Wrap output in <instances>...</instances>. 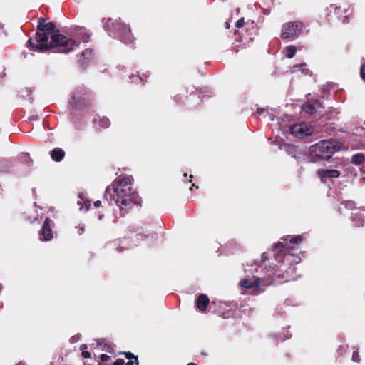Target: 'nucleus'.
Wrapping results in <instances>:
<instances>
[{"label": "nucleus", "mask_w": 365, "mask_h": 365, "mask_svg": "<svg viewBox=\"0 0 365 365\" xmlns=\"http://www.w3.org/2000/svg\"><path fill=\"white\" fill-rule=\"evenodd\" d=\"M81 41L68 38L55 29L52 22L46 23L39 19L35 38H30L29 43L33 51H45L56 48L58 52L68 53L80 44Z\"/></svg>", "instance_id": "f257e3e1"}, {"label": "nucleus", "mask_w": 365, "mask_h": 365, "mask_svg": "<svg viewBox=\"0 0 365 365\" xmlns=\"http://www.w3.org/2000/svg\"><path fill=\"white\" fill-rule=\"evenodd\" d=\"M110 124V120L107 118L103 117L98 120V125L103 128H108Z\"/></svg>", "instance_id": "a211bd4d"}, {"label": "nucleus", "mask_w": 365, "mask_h": 365, "mask_svg": "<svg viewBox=\"0 0 365 365\" xmlns=\"http://www.w3.org/2000/svg\"><path fill=\"white\" fill-rule=\"evenodd\" d=\"M363 224H364V220H361V222L356 223V225L358 227H360V226H362Z\"/></svg>", "instance_id": "c85d7f7f"}, {"label": "nucleus", "mask_w": 365, "mask_h": 365, "mask_svg": "<svg viewBox=\"0 0 365 365\" xmlns=\"http://www.w3.org/2000/svg\"><path fill=\"white\" fill-rule=\"evenodd\" d=\"M133 82L138 83V81H141V78L138 76H133L131 77Z\"/></svg>", "instance_id": "bb28decb"}, {"label": "nucleus", "mask_w": 365, "mask_h": 365, "mask_svg": "<svg viewBox=\"0 0 365 365\" xmlns=\"http://www.w3.org/2000/svg\"><path fill=\"white\" fill-rule=\"evenodd\" d=\"M244 25H245V19H244V18H241V19H240L237 21L236 24H235V26H236L237 28H241V27H242Z\"/></svg>", "instance_id": "aec40b11"}, {"label": "nucleus", "mask_w": 365, "mask_h": 365, "mask_svg": "<svg viewBox=\"0 0 365 365\" xmlns=\"http://www.w3.org/2000/svg\"><path fill=\"white\" fill-rule=\"evenodd\" d=\"M361 76L365 81V63L361 67Z\"/></svg>", "instance_id": "393cba45"}, {"label": "nucleus", "mask_w": 365, "mask_h": 365, "mask_svg": "<svg viewBox=\"0 0 365 365\" xmlns=\"http://www.w3.org/2000/svg\"><path fill=\"white\" fill-rule=\"evenodd\" d=\"M209 299L205 294H200L196 302L197 307L199 310L204 312L207 309V306L209 304Z\"/></svg>", "instance_id": "9b49d317"}, {"label": "nucleus", "mask_w": 365, "mask_h": 365, "mask_svg": "<svg viewBox=\"0 0 365 365\" xmlns=\"http://www.w3.org/2000/svg\"><path fill=\"white\" fill-rule=\"evenodd\" d=\"M361 180L365 184V177L361 178Z\"/></svg>", "instance_id": "7c9ffc66"}, {"label": "nucleus", "mask_w": 365, "mask_h": 365, "mask_svg": "<svg viewBox=\"0 0 365 365\" xmlns=\"http://www.w3.org/2000/svg\"><path fill=\"white\" fill-rule=\"evenodd\" d=\"M187 365H196V364L194 363H189Z\"/></svg>", "instance_id": "473e14b6"}, {"label": "nucleus", "mask_w": 365, "mask_h": 365, "mask_svg": "<svg viewBox=\"0 0 365 365\" xmlns=\"http://www.w3.org/2000/svg\"><path fill=\"white\" fill-rule=\"evenodd\" d=\"M317 175L324 182L327 178H338L340 175V172L335 169H319L317 170Z\"/></svg>", "instance_id": "6e6552de"}, {"label": "nucleus", "mask_w": 365, "mask_h": 365, "mask_svg": "<svg viewBox=\"0 0 365 365\" xmlns=\"http://www.w3.org/2000/svg\"><path fill=\"white\" fill-rule=\"evenodd\" d=\"M365 159L364 155L361 153H357L352 156L351 158V163H354L356 165H360L361 164Z\"/></svg>", "instance_id": "2eb2a0df"}, {"label": "nucleus", "mask_w": 365, "mask_h": 365, "mask_svg": "<svg viewBox=\"0 0 365 365\" xmlns=\"http://www.w3.org/2000/svg\"><path fill=\"white\" fill-rule=\"evenodd\" d=\"M342 144L334 140H323L310 148V155L314 161L317 159H328L341 149Z\"/></svg>", "instance_id": "20e7f679"}, {"label": "nucleus", "mask_w": 365, "mask_h": 365, "mask_svg": "<svg viewBox=\"0 0 365 365\" xmlns=\"http://www.w3.org/2000/svg\"><path fill=\"white\" fill-rule=\"evenodd\" d=\"M304 25L300 21H290L282 26L281 38L285 41H293L299 36Z\"/></svg>", "instance_id": "423d86ee"}, {"label": "nucleus", "mask_w": 365, "mask_h": 365, "mask_svg": "<svg viewBox=\"0 0 365 365\" xmlns=\"http://www.w3.org/2000/svg\"><path fill=\"white\" fill-rule=\"evenodd\" d=\"M76 229H78V235H81L84 232V227L82 225H79L78 226L76 227Z\"/></svg>", "instance_id": "b1692460"}, {"label": "nucleus", "mask_w": 365, "mask_h": 365, "mask_svg": "<svg viewBox=\"0 0 365 365\" xmlns=\"http://www.w3.org/2000/svg\"><path fill=\"white\" fill-rule=\"evenodd\" d=\"M126 358L128 359V361L126 363V365H134L138 364V357L134 356L133 354L128 352L125 353Z\"/></svg>", "instance_id": "dca6fc26"}, {"label": "nucleus", "mask_w": 365, "mask_h": 365, "mask_svg": "<svg viewBox=\"0 0 365 365\" xmlns=\"http://www.w3.org/2000/svg\"><path fill=\"white\" fill-rule=\"evenodd\" d=\"M16 365H26V364L25 363L20 362V363H19V364H16Z\"/></svg>", "instance_id": "2f4dec72"}, {"label": "nucleus", "mask_w": 365, "mask_h": 365, "mask_svg": "<svg viewBox=\"0 0 365 365\" xmlns=\"http://www.w3.org/2000/svg\"><path fill=\"white\" fill-rule=\"evenodd\" d=\"M101 204V202L100 200H97L94 202L95 207H99Z\"/></svg>", "instance_id": "cd10ccee"}, {"label": "nucleus", "mask_w": 365, "mask_h": 365, "mask_svg": "<svg viewBox=\"0 0 365 365\" xmlns=\"http://www.w3.org/2000/svg\"><path fill=\"white\" fill-rule=\"evenodd\" d=\"M92 52L93 51L91 50H85V51H83L82 56L83 57L88 58V57H89V56H91L92 55Z\"/></svg>", "instance_id": "412c9836"}, {"label": "nucleus", "mask_w": 365, "mask_h": 365, "mask_svg": "<svg viewBox=\"0 0 365 365\" xmlns=\"http://www.w3.org/2000/svg\"><path fill=\"white\" fill-rule=\"evenodd\" d=\"M345 206L347 208L352 209L355 207V203L352 201H348L345 203Z\"/></svg>", "instance_id": "5701e85b"}, {"label": "nucleus", "mask_w": 365, "mask_h": 365, "mask_svg": "<svg viewBox=\"0 0 365 365\" xmlns=\"http://www.w3.org/2000/svg\"><path fill=\"white\" fill-rule=\"evenodd\" d=\"M124 360L122 359H118L114 363L113 365H123Z\"/></svg>", "instance_id": "a878e982"}, {"label": "nucleus", "mask_w": 365, "mask_h": 365, "mask_svg": "<svg viewBox=\"0 0 365 365\" xmlns=\"http://www.w3.org/2000/svg\"><path fill=\"white\" fill-rule=\"evenodd\" d=\"M306 66L307 65L305 63L294 66L292 68V72H296L300 69L302 73L305 75H311V71L306 68Z\"/></svg>", "instance_id": "4468645a"}, {"label": "nucleus", "mask_w": 365, "mask_h": 365, "mask_svg": "<svg viewBox=\"0 0 365 365\" xmlns=\"http://www.w3.org/2000/svg\"><path fill=\"white\" fill-rule=\"evenodd\" d=\"M313 131V127L306 123L295 124L290 127L291 133L298 138L311 135Z\"/></svg>", "instance_id": "0eeeda50"}, {"label": "nucleus", "mask_w": 365, "mask_h": 365, "mask_svg": "<svg viewBox=\"0 0 365 365\" xmlns=\"http://www.w3.org/2000/svg\"><path fill=\"white\" fill-rule=\"evenodd\" d=\"M65 155L64 151L59 148H56L51 152V158L56 162L61 161Z\"/></svg>", "instance_id": "f8f14e48"}, {"label": "nucleus", "mask_w": 365, "mask_h": 365, "mask_svg": "<svg viewBox=\"0 0 365 365\" xmlns=\"http://www.w3.org/2000/svg\"><path fill=\"white\" fill-rule=\"evenodd\" d=\"M230 26V25L229 22H225V28L229 29Z\"/></svg>", "instance_id": "c756f323"}, {"label": "nucleus", "mask_w": 365, "mask_h": 365, "mask_svg": "<svg viewBox=\"0 0 365 365\" xmlns=\"http://www.w3.org/2000/svg\"><path fill=\"white\" fill-rule=\"evenodd\" d=\"M40 235L43 237V238L41 239L45 241H48L53 237V233L51 228V220L48 217H46L44 220Z\"/></svg>", "instance_id": "1a4fd4ad"}, {"label": "nucleus", "mask_w": 365, "mask_h": 365, "mask_svg": "<svg viewBox=\"0 0 365 365\" xmlns=\"http://www.w3.org/2000/svg\"><path fill=\"white\" fill-rule=\"evenodd\" d=\"M106 27L110 32V36L112 35V32L118 33L115 37H119L120 41H123L125 43H131L133 41V37L130 34V28L123 24L120 20H115L113 21L111 20H108L106 23Z\"/></svg>", "instance_id": "39448f33"}, {"label": "nucleus", "mask_w": 365, "mask_h": 365, "mask_svg": "<svg viewBox=\"0 0 365 365\" xmlns=\"http://www.w3.org/2000/svg\"><path fill=\"white\" fill-rule=\"evenodd\" d=\"M133 178L130 176L118 177L111 185L108 187L106 194L113 190L110 194L121 212L130 209L134 205L138 203V195L133 190L131 185Z\"/></svg>", "instance_id": "f03ea898"}, {"label": "nucleus", "mask_w": 365, "mask_h": 365, "mask_svg": "<svg viewBox=\"0 0 365 365\" xmlns=\"http://www.w3.org/2000/svg\"><path fill=\"white\" fill-rule=\"evenodd\" d=\"M302 109L303 111L309 114H313L315 112V108L312 103L304 104Z\"/></svg>", "instance_id": "f3484780"}, {"label": "nucleus", "mask_w": 365, "mask_h": 365, "mask_svg": "<svg viewBox=\"0 0 365 365\" xmlns=\"http://www.w3.org/2000/svg\"><path fill=\"white\" fill-rule=\"evenodd\" d=\"M84 348H86V345H81V349L82 350V356L84 358H86V359L90 358V356H91L90 353L88 351H84L83 350Z\"/></svg>", "instance_id": "6ab92c4d"}, {"label": "nucleus", "mask_w": 365, "mask_h": 365, "mask_svg": "<svg viewBox=\"0 0 365 365\" xmlns=\"http://www.w3.org/2000/svg\"><path fill=\"white\" fill-rule=\"evenodd\" d=\"M282 241L279 242L274 247L276 260L279 262L284 263V261L282 259V257H284L287 261H289L290 258L292 257L293 259L292 260V262L297 264L299 262L297 260L298 257L292 254L291 252L295 249L297 245H299L302 242V237L299 235L287 236L282 237Z\"/></svg>", "instance_id": "7ed1b4c3"}, {"label": "nucleus", "mask_w": 365, "mask_h": 365, "mask_svg": "<svg viewBox=\"0 0 365 365\" xmlns=\"http://www.w3.org/2000/svg\"><path fill=\"white\" fill-rule=\"evenodd\" d=\"M261 283L259 277H253L250 279H245L240 282V286L245 288H258Z\"/></svg>", "instance_id": "9d476101"}, {"label": "nucleus", "mask_w": 365, "mask_h": 365, "mask_svg": "<svg viewBox=\"0 0 365 365\" xmlns=\"http://www.w3.org/2000/svg\"><path fill=\"white\" fill-rule=\"evenodd\" d=\"M352 360L355 362H359L360 361V357L357 352H354L353 354Z\"/></svg>", "instance_id": "4be33fe9"}, {"label": "nucleus", "mask_w": 365, "mask_h": 365, "mask_svg": "<svg viewBox=\"0 0 365 365\" xmlns=\"http://www.w3.org/2000/svg\"><path fill=\"white\" fill-rule=\"evenodd\" d=\"M297 52V48L295 46L290 45L287 46L284 48L285 56L288 58H292L294 56Z\"/></svg>", "instance_id": "ddd939ff"}]
</instances>
